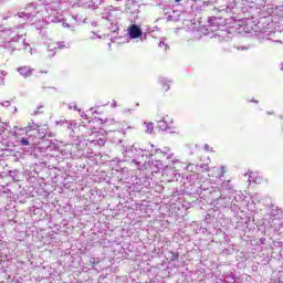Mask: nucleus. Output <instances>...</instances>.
Returning a JSON list of instances; mask_svg holds the SVG:
<instances>
[{
	"mask_svg": "<svg viewBox=\"0 0 283 283\" xmlns=\"http://www.w3.org/2000/svg\"><path fill=\"white\" fill-rule=\"evenodd\" d=\"M128 34L130 39H140V36H143V29L136 24H133L128 28Z\"/></svg>",
	"mask_w": 283,
	"mask_h": 283,
	"instance_id": "1",
	"label": "nucleus"
},
{
	"mask_svg": "<svg viewBox=\"0 0 283 283\" xmlns=\"http://www.w3.org/2000/svg\"><path fill=\"white\" fill-rule=\"evenodd\" d=\"M19 74H21V76H32V71L30 70V67L28 66H21L19 70H18Z\"/></svg>",
	"mask_w": 283,
	"mask_h": 283,
	"instance_id": "2",
	"label": "nucleus"
},
{
	"mask_svg": "<svg viewBox=\"0 0 283 283\" xmlns=\"http://www.w3.org/2000/svg\"><path fill=\"white\" fill-rule=\"evenodd\" d=\"M39 114H45V106L40 105L36 107V109L33 113V116H39Z\"/></svg>",
	"mask_w": 283,
	"mask_h": 283,
	"instance_id": "3",
	"label": "nucleus"
},
{
	"mask_svg": "<svg viewBox=\"0 0 283 283\" xmlns=\"http://www.w3.org/2000/svg\"><path fill=\"white\" fill-rule=\"evenodd\" d=\"M170 86L169 83L166 81H161V92H169Z\"/></svg>",
	"mask_w": 283,
	"mask_h": 283,
	"instance_id": "4",
	"label": "nucleus"
},
{
	"mask_svg": "<svg viewBox=\"0 0 283 283\" xmlns=\"http://www.w3.org/2000/svg\"><path fill=\"white\" fill-rule=\"evenodd\" d=\"M146 132H154V123H144Z\"/></svg>",
	"mask_w": 283,
	"mask_h": 283,
	"instance_id": "5",
	"label": "nucleus"
},
{
	"mask_svg": "<svg viewBox=\"0 0 283 283\" xmlns=\"http://www.w3.org/2000/svg\"><path fill=\"white\" fill-rule=\"evenodd\" d=\"M224 174H227V169L224 168V166H221L219 171V178H224Z\"/></svg>",
	"mask_w": 283,
	"mask_h": 283,
	"instance_id": "6",
	"label": "nucleus"
},
{
	"mask_svg": "<svg viewBox=\"0 0 283 283\" xmlns=\"http://www.w3.org/2000/svg\"><path fill=\"white\" fill-rule=\"evenodd\" d=\"M200 169H201V171L205 174V172L209 171V165H207V164H201V165H200Z\"/></svg>",
	"mask_w": 283,
	"mask_h": 283,
	"instance_id": "7",
	"label": "nucleus"
},
{
	"mask_svg": "<svg viewBox=\"0 0 283 283\" xmlns=\"http://www.w3.org/2000/svg\"><path fill=\"white\" fill-rule=\"evenodd\" d=\"M20 143H21V145H24V146L30 145V142L28 139H25V138H21Z\"/></svg>",
	"mask_w": 283,
	"mask_h": 283,
	"instance_id": "8",
	"label": "nucleus"
},
{
	"mask_svg": "<svg viewBox=\"0 0 283 283\" xmlns=\"http://www.w3.org/2000/svg\"><path fill=\"white\" fill-rule=\"evenodd\" d=\"M180 255L176 252H172V258H171V261H176V260H179Z\"/></svg>",
	"mask_w": 283,
	"mask_h": 283,
	"instance_id": "9",
	"label": "nucleus"
},
{
	"mask_svg": "<svg viewBox=\"0 0 283 283\" xmlns=\"http://www.w3.org/2000/svg\"><path fill=\"white\" fill-rule=\"evenodd\" d=\"M62 48H65V45L57 44V46H54V50H62Z\"/></svg>",
	"mask_w": 283,
	"mask_h": 283,
	"instance_id": "10",
	"label": "nucleus"
},
{
	"mask_svg": "<svg viewBox=\"0 0 283 283\" xmlns=\"http://www.w3.org/2000/svg\"><path fill=\"white\" fill-rule=\"evenodd\" d=\"M0 30H3V24H0Z\"/></svg>",
	"mask_w": 283,
	"mask_h": 283,
	"instance_id": "11",
	"label": "nucleus"
},
{
	"mask_svg": "<svg viewBox=\"0 0 283 283\" xmlns=\"http://www.w3.org/2000/svg\"><path fill=\"white\" fill-rule=\"evenodd\" d=\"M177 3H180V1H182V0H175Z\"/></svg>",
	"mask_w": 283,
	"mask_h": 283,
	"instance_id": "12",
	"label": "nucleus"
}]
</instances>
